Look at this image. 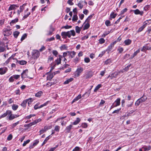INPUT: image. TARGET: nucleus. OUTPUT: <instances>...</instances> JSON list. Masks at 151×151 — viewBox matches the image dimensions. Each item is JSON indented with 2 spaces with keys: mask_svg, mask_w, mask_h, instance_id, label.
Instances as JSON below:
<instances>
[{
  "mask_svg": "<svg viewBox=\"0 0 151 151\" xmlns=\"http://www.w3.org/2000/svg\"><path fill=\"white\" fill-rule=\"evenodd\" d=\"M147 99V97L143 95L142 97H141L140 99H139L141 103H142L146 100Z\"/></svg>",
  "mask_w": 151,
  "mask_h": 151,
  "instance_id": "nucleus-17",
  "label": "nucleus"
},
{
  "mask_svg": "<svg viewBox=\"0 0 151 151\" xmlns=\"http://www.w3.org/2000/svg\"><path fill=\"white\" fill-rule=\"evenodd\" d=\"M27 37V35L26 34H24L22 36L21 38V41H22L24 40Z\"/></svg>",
  "mask_w": 151,
  "mask_h": 151,
  "instance_id": "nucleus-48",
  "label": "nucleus"
},
{
  "mask_svg": "<svg viewBox=\"0 0 151 151\" xmlns=\"http://www.w3.org/2000/svg\"><path fill=\"white\" fill-rule=\"evenodd\" d=\"M111 63V60L110 59H108L105 62V64L107 65L109 64H110Z\"/></svg>",
  "mask_w": 151,
  "mask_h": 151,
  "instance_id": "nucleus-52",
  "label": "nucleus"
},
{
  "mask_svg": "<svg viewBox=\"0 0 151 151\" xmlns=\"http://www.w3.org/2000/svg\"><path fill=\"white\" fill-rule=\"evenodd\" d=\"M78 18L77 14H74L72 20L73 21L76 22L78 19Z\"/></svg>",
  "mask_w": 151,
  "mask_h": 151,
  "instance_id": "nucleus-35",
  "label": "nucleus"
},
{
  "mask_svg": "<svg viewBox=\"0 0 151 151\" xmlns=\"http://www.w3.org/2000/svg\"><path fill=\"white\" fill-rule=\"evenodd\" d=\"M5 50V48L1 45L0 44V52H2Z\"/></svg>",
  "mask_w": 151,
  "mask_h": 151,
  "instance_id": "nucleus-45",
  "label": "nucleus"
},
{
  "mask_svg": "<svg viewBox=\"0 0 151 151\" xmlns=\"http://www.w3.org/2000/svg\"><path fill=\"white\" fill-rule=\"evenodd\" d=\"M93 15H91L89 16L87 19H86V23L87 22H89L90 20L93 17Z\"/></svg>",
  "mask_w": 151,
  "mask_h": 151,
  "instance_id": "nucleus-39",
  "label": "nucleus"
},
{
  "mask_svg": "<svg viewBox=\"0 0 151 151\" xmlns=\"http://www.w3.org/2000/svg\"><path fill=\"white\" fill-rule=\"evenodd\" d=\"M81 98V94L78 95L73 100L72 103L75 102L76 101H78V99Z\"/></svg>",
  "mask_w": 151,
  "mask_h": 151,
  "instance_id": "nucleus-24",
  "label": "nucleus"
},
{
  "mask_svg": "<svg viewBox=\"0 0 151 151\" xmlns=\"http://www.w3.org/2000/svg\"><path fill=\"white\" fill-rule=\"evenodd\" d=\"M141 102L139 100V99H138L137 101L135 103V105L137 106H138L139 105V104L141 103Z\"/></svg>",
  "mask_w": 151,
  "mask_h": 151,
  "instance_id": "nucleus-62",
  "label": "nucleus"
},
{
  "mask_svg": "<svg viewBox=\"0 0 151 151\" xmlns=\"http://www.w3.org/2000/svg\"><path fill=\"white\" fill-rule=\"evenodd\" d=\"M73 126L71 125H70L69 126L67 127L65 129V130L66 131V132L69 133L72 127Z\"/></svg>",
  "mask_w": 151,
  "mask_h": 151,
  "instance_id": "nucleus-16",
  "label": "nucleus"
},
{
  "mask_svg": "<svg viewBox=\"0 0 151 151\" xmlns=\"http://www.w3.org/2000/svg\"><path fill=\"white\" fill-rule=\"evenodd\" d=\"M110 23L111 22L110 21L108 20H106L105 22V24L106 25L107 27L110 26H111V24Z\"/></svg>",
  "mask_w": 151,
  "mask_h": 151,
  "instance_id": "nucleus-46",
  "label": "nucleus"
},
{
  "mask_svg": "<svg viewBox=\"0 0 151 151\" xmlns=\"http://www.w3.org/2000/svg\"><path fill=\"white\" fill-rule=\"evenodd\" d=\"M58 145L55 147L51 148L48 151H54L58 147Z\"/></svg>",
  "mask_w": 151,
  "mask_h": 151,
  "instance_id": "nucleus-49",
  "label": "nucleus"
},
{
  "mask_svg": "<svg viewBox=\"0 0 151 151\" xmlns=\"http://www.w3.org/2000/svg\"><path fill=\"white\" fill-rule=\"evenodd\" d=\"M61 35L63 38H66L67 37V32H61Z\"/></svg>",
  "mask_w": 151,
  "mask_h": 151,
  "instance_id": "nucleus-41",
  "label": "nucleus"
},
{
  "mask_svg": "<svg viewBox=\"0 0 151 151\" xmlns=\"http://www.w3.org/2000/svg\"><path fill=\"white\" fill-rule=\"evenodd\" d=\"M62 58V56L61 55H59V58H58L55 61V64L54 65L53 67L52 68L51 70H52L54 68L55 65H58L60 64L61 62V59Z\"/></svg>",
  "mask_w": 151,
  "mask_h": 151,
  "instance_id": "nucleus-6",
  "label": "nucleus"
},
{
  "mask_svg": "<svg viewBox=\"0 0 151 151\" xmlns=\"http://www.w3.org/2000/svg\"><path fill=\"white\" fill-rule=\"evenodd\" d=\"M132 65L131 64L128 65L127 67H125L123 69V70L125 71H127L129 69V68Z\"/></svg>",
  "mask_w": 151,
  "mask_h": 151,
  "instance_id": "nucleus-37",
  "label": "nucleus"
},
{
  "mask_svg": "<svg viewBox=\"0 0 151 151\" xmlns=\"http://www.w3.org/2000/svg\"><path fill=\"white\" fill-rule=\"evenodd\" d=\"M117 50L119 51V53H121L123 51V49L122 47H119Z\"/></svg>",
  "mask_w": 151,
  "mask_h": 151,
  "instance_id": "nucleus-59",
  "label": "nucleus"
},
{
  "mask_svg": "<svg viewBox=\"0 0 151 151\" xmlns=\"http://www.w3.org/2000/svg\"><path fill=\"white\" fill-rule=\"evenodd\" d=\"M3 33L4 36H9L12 34L11 29L5 28L3 30Z\"/></svg>",
  "mask_w": 151,
  "mask_h": 151,
  "instance_id": "nucleus-3",
  "label": "nucleus"
},
{
  "mask_svg": "<svg viewBox=\"0 0 151 151\" xmlns=\"http://www.w3.org/2000/svg\"><path fill=\"white\" fill-rule=\"evenodd\" d=\"M85 3V2L82 1H80L78 4L77 5L80 9H82L83 7L84 4Z\"/></svg>",
  "mask_w": 151,
  "mask_h": 151,
  "instance_id": "nucleus-12",
  "label": "nucleus"
},
{
  "mask_svg": "<svg viewBox=\"0 0 151 151\" xmlns=\"http://www.w3.org/2000/svg\"><path fill=\"white\" fill-rule=\"evenodd\" d=\"M120 98H117V99L113 103L116 107L119 106L120 104Z\"/></svg>",
  "mask_w": 151,
  "mask_h": 151,
  "instance_id": "nucleus-14",
  "label": "nucleus"
},
{
  "mask_svg": "<svg viewBox=\"0 0 151 151\" xmlns=\"http://www.w3.org/2000/svg\"><path fill=\"white\" fill-rule=\"evenodd\" d=\"M72 151H80V148L78 147H76Z\"/></svg>",
  "mask_w": 151,
  "mask_h": 151,
  "instance_id": "nucleus-61",
  "label": "nucleus"
},
{
  "mask_svg": "<svg viewBox=\"0 0 151 151\" xmlns=\"http://www.w3.org/2000/svg\"><path fill=\"white\" fill-rule=\"evenodd\" d=\"M67 48V47L65 45H62L61 46L60 49L61 50H66Z\"/></svg>",
  "mask_w": 151,
  "mask_h": 151,
  "instance_id": "nucleus-44",
  "label": "nucleus"
},
{
  "mask_svg": "<svg viewBox=\"0 0 151 151\" xmlns=\"http://www.w3.org/2000/svg\"><path fill=\"white\" fill-rule=\"evenodd\" d=\"M51 128V127L50 126H45L44 127V129L46 131L48 129H50Z\"/></svg>",
  "mask_w": 151,
  "mask_h": 151,
  "instance_id": "nucleus-57",
  "label": "nucleus"
},
{
  "mask_svg": "<svg viewBox=\"0 0 151 151\" xmlns=\"http://www.w3.org/2000/svg\"><path fill=\"white\" fill-rule=\"evenodd\" d=\"M18 7V6H17L15 4H12L10 5L9 7L8 10L10 11L12 10H15L16 9V7Z\"/></svg>",
  "mask_w": 151,
  "mask_h": 151,
  "instance_id": "nucleus-13",
  "label": "nucleus"
},
{
  "mask_svg": "<svg viewBox=\"0 0 151 151\" xmlns=\"http://www.w3.org/2000/svg\"><path fill=\"white\" fill-rule=\"evenodd\" d=\"M99 42L101 44H102L104 43L105 40L103 38H100L99 40Z\"/></svg>",
  "mask_w": 151,
  "mask_h": 151,
  "instance_id": "nucleus-51",
  "label": "nucleus"
},
{
  "mask_svg": "<svg viewBox=\"0 0 151 151\" xmlns=\"http://www.w3.org/2000/svg\"><path fill=\"white\" fill-rule=\"evenodd\" d=\"M80 121V119L78 118H77L76 119L73 123V124L74 125L77 124Z\"/></svg>",
  "mask_w": 151,
  "mask_h": 151,
  "instance_id": "nucleus-31",
  "label": "nucleus"
},
{
  "mask_svg": "<svg viewBox=\"0 0 151 151\" xmlns=\"http://www.w3.org/2000/svg\"><path fill=\"white\" fill-rule=\"evenodd\" d=\"M18 19L17 18L14 20H12L10 23L11 25H12V24L15 23L18 21Z\"/></svg>",
  "mask_w": 151,
  "mask_h": 151,
  "instance_id": "nucleus-33",
  "label": "nucleus"
},
{
  "mask_svg": "<svg viewBox=\"0 0 151 151\" xmlns=\"http://www.w3.org/2000/svg\"><path fill=\"white\" fill-rule=\"evenodd\" d=\"M146 24L147 23H146L143 25H142L140 27L138 30V31L139 32H140L142 31L143 29L146 27Z\"/></svg>",
  "mask_w": 151,
  "mask_h": 151,
  "instance_id": "nucleus-32",
  "label": "nucleus"
},
{
  "mask_svg": "<svg viewBox=\"0 0 151 151\" xmlns=\"http://www.w3.org/2000/svg\"><path fill=\"white\" fill-rule=\"evenodd\" d=\"M17 62L18 63H19L21 65H24L26 64L27 63V62L24 60H17Z\"/></svg>",
  "mask_w": 151,
  "mask_h": 151,
  "instance_id": "nucleus-28",
  "label": "nucleus"
},
{
  "mask_svg": "<svg viewBox=\"0 0 151 151\" xmlns=\"http://www.w3.org/2000/svg\"><path fill=\"white\" fill-rule=\"evenodd\" d=\"M81 28H80L78 26H77L76 27V33H79L81 31Z\"/></svg>",
  "mask_w": 151,
  "mask_h": 151,
  "instance_id": "nucleus-47",
  "label": "nucleus"
},
{
  "mask_svg": "<svg viewBox=\"0 0 151 151\" xmlns=\"http://www.w3.org/2000/svg\"><path fill=\"white\" fill-rule=\"evenodd\" d=\"M12 109L14 111H16L18 108V105H16L15 104H13L12 106Z\"/></svg>",
  "mask_w": 151,
  "mask_h": 151,
  "instance_id": "nucleus-30",
  "label": "nucleus"
},
{
  "mask_svg": "<svg viewBox=\"0 0 151 151\" xmlns=\"http://www.w3.org/2000/svg\"><path fill=\"white\" fill-rule=\"evenodd\" d=\"M7 112L8 115H9L8 119L9 120H12L14 118L18 117L19 116V115L12 114V112L10 110H9L8 112Z\"/></svg>",
  "mask_w": 151,
  "mask_h": 151,
  "instance_id": "nucleus-1",
  "label": "nucleus"
},
{
  "mask_svg": "<svg viewBox=\"0 0 151 151\" xmlns=\"http://www.w3.org/2000/svg\"><path fill=\"white\" fill-rule=\"evenodd\" d=\"M52 136H51V135H50L48 136L47 137H46L43 142L42 145H45L47 142V141Z\"/></svg>",
  "mask_w": 151,
  "mask_h": 151,
  "instance_id": "nucleus-29",
  "label": "nucleus"
},
{
  "mask_svg": "<svg viewBox=\"0 0 151 151\" xmlns=\"http://www.w3.org/2000/svg\"><path fill=\"white\" fill-rule=\"evenodd\" d=\"M48 101H47L43 104L40 106H38L40 104V103H37L34 106V109L35 110H37L38 109L42 108L43 106H46L48 104Z\"/></svg>",
  "mask_w": 151,
  "mask_h": 151,
  "instance_id": "nucleus-2",
  "label": "nucleus"
},
{
  "mask_svg": "<svg viewBox=\"0 0 151 151\" xmlns=\"http://www.w3.org/2000/svg\"><path fill=\"white\" fill-rule=\"evenodd\" d=\"M83 70V69L82 68H78L76 71L75 72L74 76L75 77H77L79 76L80 73Z\"/></svg>",
  "mask_w": 151,
  "mask_h": 151,
  "instance_id": "nucleus-5",
  "label": "nucleus"
},
{
  "mask_svg": "<svg viewBox=\"0 0 151 151\" xmlns=\"http://www.w3.org/2000/svg\"><path fill=\"white\" fill-rule=\"evenodd\" d=\"M26 4H24L20 7V12H22L24 9V7L26 5Z\"/></svg>",
  "mask_w": 151,
  "mask_h": 151,
  "instance_id": "nucleus-40",
  "label": "nucleus"
},
{
  "mask_svg": "<svg viewBox=\"0 0 151 151\" xmlns=\"http://www.w3.org/2000/svg\"><path fill=\"white\" fill-rule=\"evenodd\" d=\"M42 93V91H38L35 94V96L36 97H40Z\"/></svg>",
  "mask_w": 151,
  "mask_h": 151,
  "instance_id": "nucleus-34",
  "label": "nucleus"
},
{
  "mask_svg": "<svg viewBox=\"0 0 151 151\" xmlns=\"http://www.w3.org/2000/svg\"><path fill=\"white\" fill-rule=\"evenodd\" d=\"M127 8H125V9H123L121 11L120 14H123L125 12H126L127 11Z\"/></svg>",
  "mask_w": 151,
  "mask_h": 151,
  "instance_id": "nucleus-53",
  "label": "nucleus"
},
{
  "mask_svg": "<svg viewBox=\"0 0 151 151\" xmlns=\"http://www.w3.org/2000/svg\"><path fill=\"white\" fill-rule=\"evenodd\" d=\"M132 10H131L132 11ZM134 12L135 14H139L141 16L143 15L144 12L143 11H140L138 9H136L135 10H132Z\"/></svg>",
  "mask_w": 151,
  "mask_h": 151,
  "instance_id": "nucleus-11",
  "label": "nucleus"
},
{
  "mask_svg": "<svg viewBox=\"0 0 151 151\" xmlns=\"http://www.w3.org/2000/svg\"><path fill=\"white\" fill-rule=\"evenodd\" d=\"M66 32L67 37H68L69 38L70 37L71 35L73 36H74L75 35V32L73 30L68 31Z\"/></svg>",
  "mask_w": 151,
  "mask_h": 151,
  "instance_id": "nucleus-9",
  "label": "nucleus"
},
{
  "mask_svg": "<svg viewBox=\"0 0 151 151\" xmlns=\"http://www.w3.org/2000/svg\"><path fill=\"white\" fill-rule=\"evenodd\" d=\"M73 80V78H70L66 81H65L63 83L64 84H68L70 82L72 81Z\"/></svg>",
  "mask_w": 151,
  "mask_h": 151,
  "instance_id": "nucleus-21",
  "label": "nucleus"
},
{
  "mask_svg": "<svg viewBox=\"0 0 151 151\" xmlns=\"http://www.w3.org/2000/svg\"><path fill=\"white\" fill-rule=\"evenodd\" d=\"M135 111L133 110H132L131 111H130L129 112H128V113L127 114V116H130L131 114L133 113V112H134Z\"/></svg>",
  "mask_w": 151,
  "mask_h": 151,
  "instance_id": "nucleus-55",
  "label": "nucleus"
},
{
  "mask_svg": "<svg viewBox=\"0 0 151 151\" xmlns=\"http://www.w3.org/2000/svg\"><path fill=\"white\" fill-rule=\"evenodd\" d=\"M13 78L14 79H18L20 77V75H14L12 76Z\"/></svg>",
  "mask_w": 151,
  "mask_h": 151,
  "instance_id": "nucleus-58",
  "label": "nucleus"
},
{
  "mask_svg": "<svg viewBox=\"0 0 151 151\" xmlns=\"http://www.w3.org/2000/svg\"><path fill=\"white\" fill-rule=\"evenodd\" d=\"M117 15V14H114V12H112L110 15V17L109 19L110 20H112V18H114Z\"/></svg>",
  "mask_w": 151,
  "mask_h": 151,
  "instance_id": "nucleus-20",
  "label": "nucleus"
},
{
  "mask_svg": "<svg viewBox=\"0 0 151 151\" xmlns=\"http://www.w3.org/2000/svg\"><path fill=\"white\" fill-rule=\"evenodd\" d=\"M27 103V100H26L25 99L23 101L22 103L20 105L23 108H25L26 106Z\"/></svg>",
  "mask_w": 151,
  "mask_h": 151,
  "instance_id": "nucleus-22",
  "label": "nucleus"
},
{
  "mask_svg": "<svg viewBox=\"0 0 151 151\" xmlns=\"http://www.w3.org/2000/svg\"><path fill=\"white\" fill-rule=\"evenodd\" d=\"M116 43V42L115 41L113 43H111L110 45L108 47L107 49V50L111 51L112 49V48L114 47V45Z\"/></svg>",
  "mask_w": 151,
  "mask_h": 151,
  "instance_id": "nucleus-10",
  "label": "nucleus"
},
{
  "mask_svg": "<svg viewBox=\"0 0 151 151\" xmlns=\"http://www.w3.org/2000/svg\"><path fill=\"white\" fill-rule=\"evenodd\" d=\"M52 53L56 57L58 55V53L56 50H53L52 51Z\"/></svg>",
  "mask_w": 151,
  "mask_h": 151,
  "instance_id": "nucleus-64",
  "label": "nucleus"
},
{
  "mask_svg": "<svg viewBox=\"0 0 151 151\" xmlns=\"http://www.w3.org/2000/svg\"><path fill=\"white\" fill-rule=\"evenodd\" d=\"M9 110H7L6 112L4 113L3 114H2L0 117V119L4 118L7 115H8V112Z\"/></svg>",
  "mask_w": 151,
  "mask_h": 151,
  "instance_id": "nucleus-38",
  "label": "nucleus"
},
{
  "mask_svg": "<svg viewBox=\"0 0 151 151\" xmlns=\"http://www.w3.org/2000/svg\"><path fill=\"white\" fill-rule=\"evenodd\" d=\"M80 60V58H78L77 57H76L73 59L74 62L75 63L79 62Z\"/></svg>",
  "mask_w": 151,
  "mask_h": 151,
  "instance_id": "nucleus-60",
  "label": "nucleus"
},
{
  "mask_svg": "<svg viewBox=\"0 0 151 151\" xmlns=\"http://www.w3.org/2000/svg\"><path fill=\"white\" fill-rule=\"evenodd\" d=\"M26 100H27V103L28 105L29 106V104L33 101V99H32V98H30L26 99Z\"/></svg>",
  "mask_w": 151,
  "mask_h": 151,
  "instance_id": "nucleus-26",
  "label": "nucleus"
},
{
  "mask_svg": "<svg viewBox=\"0 0 151 151\" xmlns=\"http://www.w3.org/2000/svg\"><path fill=\"white\" fill-rule=\"evenodd\" d=\"M101 87V84H98L97 86H96L95 89H94V92H96Z\"/></svg>",
  "mask_w": 151,
  "mask_h": 151,
  "instance_id": "nucleus-36",
  "label": "nucleus"
},
{
  "mask_svg": "<svg viewBox=\"0 0 151 151\" xmlns=\"http://www.w3.org/2000/svg\"><path fill=\"white\" fill-rule=\"evenodd\" d=\"M8 68L6 67L0 68V75H3L5 74Z\"/></svg>",
  "mask_w": 151,
  "mask_h": 151,
  "instance_id": "nucleus-8",
  "label": "nucleus"
},
{
  "mask_svg": "<svg viewBox=\"0 0 151 151\" xmlns=\"http://www.w3.org/2000/svg\"><path fill=\"white\" fill-rule=\"evenodd\" d=\"M132 42L131 40L128 39L125 40L124 41V43L126 45H130Z\"/></svg>",
  "mask_w": 151,
  "mask_h": 151,
  "instance_id": "nucleus-23",
  "label": "nucleus"
},
{
  "mask_svg": "<svg viewBox=\"0 0 151 151\" xmlns=\"http://www.w3.org/2000/svg\"><path fill=\"white\" fill-rule=\"evenodd\" d=\"M147 50H151V47H148L146 45L144 46L143 47V48L142 49V51H144Z\"/></svg>",
  "mask_w": 151,
  "mask_h": 151,
  "instance_id": "nucleus-27",
  "label": "nucleus"
},
{
  "mask_svg": "<svg viewBox=\"0 0 151 151\" xmlns=\"http://www.w3.org/2000/svg\"><path fill=\"white\" fill-rule=\"evenodd\" d=\"M60 127V126L58 125L55 126L54 131H56L57 132H58L59 131Z\"/></svg>",
  "mask_w": 151,
  "mask_h": 151,
  "instance_id": "nucleus-42",
  "label": "nucleus"
},
{
  "mask_svg": "<svg viewBox=\"0 0 151 151\" xmlns=\"http://www.w3.org/2000/svg\"><path fill=\"white\" fill-rule=\"evenodd\" d=\"M142 148L144 150L143 151H148L151 149V146L150 145H145L142 147Z\"/></svg>",
  "mask_w": 151,
  "mask_h": 151,
  "instance_id": "nucleus-15",
  "label": "nucleus"
},
{
  "mask_svg": "<svg viewBox=\"0 0 151 151\" xmlns=\"http://www.w3.org/2000/svg\"><path fill=\"white\" fill-rule=\"evenodd\" d=\"M19 121H18L17 122L13 124L12 125V128H14L15 127H16L17 124H19Z\"/></svg>",
  "mask_w": 151,
  "mask_h": 151,
  "instance_id": "nucleus-63",
  "label": "nucleus"
},
{
  "mask_svg": "<svg viewBox=\"0 0 151 151\" xmlns=\"http://www.w3.org/2000/svg\"><path fill=\"white\" fill-rule=\"evenodd\" d=\"M67 52L68 53V54L71 56V58H73L74 57L76 54V52H75L74 51H68Z\"/></svg>",
  "mask_w": 151,
  "mask_h": 151,
  "instance_id": "nucleus-18",
  "label": "nucleus"
},
{
  "mask_svg": "<svg viewBox=\"0 0 151 151\" xmlns=\"http://www.w3.org/2000/svg\"><path fill=\"white\" fill-rule=\"evenodd\" d=\"M12 138H13L12 135L11 134H10L8 135V137H7V139L8 141H10L12 139Z\"/></svg>",
  "mask_w": 151,
  "mask_h": 151,
  "instance_id": "nucleus-50",
  "label": "nucleus"
},
{
  "mask_svg": "<svg viewBox=\"0 0 151 151\" xmlns=\"http://www.w3.org/2000/svg\"><path fill=\"white\" fill-rule=\"evenodd\" d=\"M40 53L38 50H34L33 52L32 57L34 59L37 58L40 56Z\"/></svg>",
  "mask_w": 151,
  "mask_h": 151,
  "instance_id": "nucleus-7",
  "label": "nucleus"
},
{
  "mask_svg": "<svg viewBox=\"0 0 151 151\" xmlns=\"http://www.w3.org/2000/svg\"><path fill=\"white\" fill-rule=\"evenodd\" d=\"M55 40V38L53 37H51L50 38H48L46 39V41L47 42H50L53 40Z\"/></svg>",
  "mask_w": 151,
  "mask_h": 151,
  "instance_id": "nucleus-56",
  "label": "nucleus"
},
{
  "mask_svg": "<svg viewBox=\"0 0 151 151\" xmlns=\"http://www.w3.org/2000/svg\"><path fill=\"white\" fill-rule=\"evenodd\" d=\"M13 35L15 38H17L20 34V32L18 31H16L13 32Z\"/></svg>",
  "mask_w": 151,
  "mask_h": 151,
  "instance_id": "nucleus-25",
  "label": "nucleus"
},
{
  "mask_svg": "<svg viewBox=\"0 0 151 151\" xmlns=\"http://www.w3.org/2000/svg\"><path fill=\"white\" fill-rule=\"evenodd\" d=\"M92 72L91 71H89L86 74V78H89L92 76Z\"/></svg>",
  "mask_w": 151,
  "mask_h": 151,
  "instance_id": "nucleus-19",
  "label": "nucleus"
},
{
  "mask_svg": "<svg viewBox=\"0 0 151 151\" xmlns=\"http://www.w3.org/2000/svg\"><path fill=\"white\" fill-rule=\"evenodd\" d=\"M119 73V72H115V73H113L111 75V76L112 77L116 78V77L117 76L118 74Z\"/></svg>",
  "mask_w": 151,
  "mask_h": 151,
  "instance_id": "nucleus-43",
  "label": "nucleus"
},
{
  "mask_svg": "<svg viewBox=\"0 0 151 151\" xmlns=\"http://www.w3.org/2000/svg\"><path fill=\"white\" fill-rule=\"evenodd\" d=\"M30 141V140L28 139L26 141H24V143L23 144V146H25Z\"/></svg>",
  "mask_w": 151,
  "mask_h": 151,
  "instance_id": "nucleus-54",
  "label": "nucleus"
},
{
  "mask_svg": "<svg viewBox=\"0 0 151 151\" xmlns=\"http://www.w3.org/2000/svg\"><path fill=\"white\" fill-rule=\"evenodd\" d=\"M28 70L27 69H26L23 71L21 74V77L23 80L24 78H28Z\"/></svg>",
  "mask_w": 151,
  "mask_h": 151,
  "instance_id": "nucleus-4",
  "label": "nucleus"
}]
</instances>
